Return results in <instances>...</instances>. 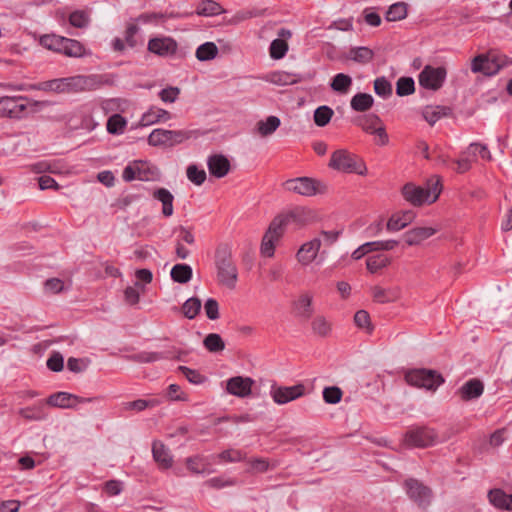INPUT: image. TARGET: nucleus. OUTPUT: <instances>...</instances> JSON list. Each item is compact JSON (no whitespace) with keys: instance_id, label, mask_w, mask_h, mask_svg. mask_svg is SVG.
I'll use <instances>...</instances> for the list:
<instances>
[{"instance_id":"nucleus-48","label":"nucleus","mask_w":512,"mask_h":512,"mask_svg":"<svg viewBox=\"0 0 512 512\" xmlns=\"http://www.w3.org/2000/svg\"><path fill=\"white\" fill-rule=\"evenodd\" d=\"M66 37L59 36L56 34L44 35L40 38V44L52 51L58 52L61 51V46L64 43Z\"/></svg>"},{"instance_id":"nucleus-32","label":"nucleus","mask_w":512,"mask_h":512,"mask_svg":"<svg viewBox=\"0 0 512 512\" xmlns=\"http://www.w3.org/2000/svg\"><path fill=\"white\" fill-rule=\"evenodd\" d=\"M85 47L81 42L75 39L66 38L61 46L59 53L64 54L67 57L79 58L85 55Z\"/></svg>"},{"instance_id":"nucleus-14","label":"nucleus","mask_w":512,"mask_h":512,"mask_svg":"<svg viewBox=\"0 0 512 512\" xmlns=\"http://www.w3.org/2000/svg\"><path fill=\"white\" fill-rule=\"evenodd\" d=\"M177 42L171 37H155L148 42V51L160 57H169L176 54Z\"/></svg>"},{"instance_id":"nucleus-58","label":"nucleus","mask_w":512,"mask_h":512,"mask_svg":"<svg viewBox=\"0 0 512 512\" xmlns=\"http://www.w3.org/2000/svg\"><path fill=\"white\" fill-rule=\"evenodd\" d=\"M188 179L197 186L202 185L206 180V172L199 169L196 165H190L187 168Z\"/></svg>"},{"instance_id":"nucleus-27","label":"nucleus","mask_w":512,"mask_h":512,"mask_svg":"<svg viewBox=\"0 0 512 512\" xmlns=\"http://www.w3.org/2000/svg\"><path fill=\"white\" fill-rule=\"evenodd\" d=\"M152 453L154 460L163 469H168L172 466L173 459L169 454L168 449L160 441H155L152 446Z\"/></svg>"},{"instance_id":"nucleus-43","label":"nucleus","mask_w":512,"mask_h":512,"mask_svg":"<svg viewBox=\"0 0 512 512\" xmlns=\"http://www.w3.org/2000/svg\"><path fill=\"white\" fill-rule=\"evenodd\" d=\"M218 55V47L214 42H206L196 50V58L199 61H209Z\"/></svg>"},{"instance_id":"nucleus-21","label":"nucleus","mask_w":512,"mask_h":512,"mask_svg":"<svg viewBox=\"0 0 512 512\" xmlns=\"http://www.w3.org/2000/svg\"><path fill=\"white\" fill-rule=\"evenodd\" d=\"M415 217L416 214L413 210L396 212L388 219L386 228L388 231H399L412 223Z\"/></svg>"},{"instance_id":"nucleus-57","label":"nucleus","mask_w":512,"mask_h":512,"mask_svg":"<svg viewBox=\"0 0 512 512\" xmlns=\"http://www.w3.org/2000/svg\"><path fill=\"white\" fill-rule=\"evenodd\" d=\"M354 322L358 328L364 329L368 333H371L373 330L370 315L365 310H359L355 313Z\"/></svg>"},{"instance_id":"nucleus-51","label":"nucleus","mask_w":512,"mask_h":512,"mask_svg":"<svg viewBox=\"0 0 512 512\" xmlns=\"http://www.w3.org/2000/svg\"><path fill=\"white\" fill-rule=\"evenodd\" d=\"M363 131L369 134H373L374 130H377L379 126H382V120L376 114H369L364 116L359 123Z\"/></svg>"},{"instance_id":"nucleus-54","label":"nucleus","mask_w":512,"mask_h":512,"mask_svg":"<svg viewBox=\"0 0 512 512\" xmlns=\"http://www.w3.org/2000/svg\"><path fill=\"white\" fill-rule=\"evenodd\" d=\"M374 91L378 96L388 98L392 95L393 89L385 77H378L374 80Z\"/></svg>"},{"instance_id":"nucleus-37","label":"nucleus","mask_w":512,"mask_h":512,"mask_svg":"<svg viewBox=\"0 0 512 512\" xmlns=\"http://www.w3.org/2000/svg\"><path fill=\"white\" fill-rule=\"evenodd\" d=\"M450 113V108L445 106H426L423 109L422 115L424 119L430 124H435L442 116Z\"/></svg>"},{"instance_id":"nucleus-24","label":"nucleus","mask_w":512,"mask_h":512,"mask_svg":"<svg viewBox=\"0 0 512 512\" xmlns=\"http://www.w3.org/2000/svg\"><path fill=\"white\" fill-rule=\"evenodd\" d=\"M152 196L155 200H158L162 204V214L165 217H170L173 215V201L174 196L172 193L166 188H158L153 191Z\"/></svg>"},{"instance_id":"nucleus-53","label":"nucleus","mask_w":512,"mask_h":512,"mask_svg":"<svg viewBox=\"0 0 512 512\" xmlns=\"http://www.w3.org/2000/svg\"><path fill=\"white\" fill-rule=\"evenodd\" d=\"M415 91V83L411 77H401L396 83V93L398 96H408Z\"/></svg>"},{"instance_id":"nucleus-9","label":"nucleus","mask_w":512,"mask_h":512,"mask_svg":"<svg viewBox=\"0 0 512 512\" xmlns=\"http://www.w3.org/2000/svg\"><path fill=\"white\" fill-rule=\"evenodd\" d=\"M447 70L445 67H433L426 65L418 76L419 84L425 89L439 90L445 82Z\"/></svg>"},{"instance_id":"nucleus-15","label":"nucleus","mask_w":512,"mask_h":512,"mask_svg":"<svg viewBox=\"0 0 512 512\" xmlns=\"http://www.w3.org/2000/svg\"><path fill=\"white\" fill-rule=\"evenodd\" d=\"M321 246L322 241L320 237H315L312 240L303 243L296 253L297 261L303 266L310 265L314 260H316Z\"/></svg>"},{"instance_id":"nucleus-12","label":"nucleus","mask_w":512,"mask_h":512,"mask_svg":"<svg viewBox=\"0 0 512 512\" xmlns=\"http://www.w3.org/2000/svg\"><path fill=\"white\" fill-rule=\"evenodd\" d=\"M504 65L497 57H489L485 54H480L474 57L471 61V70L473 73H483L487 76L495 75Z\"/></svg>"},{"instance_id":"nucleus-62","label":"nucleus","mask_w":512,"mask_h":512,"mask_svg":"<svg viewBox=\"0 0 512 512\" xmlns=\"http://www.w3.org/2000/svg\"><path fill=\"white\" fill-rule=\"evenodd\" d=\"M139 283L136 282L134 286H129L124 291V298L129 305H135L139 302L140 293L138 291Z\"/></svg>"},{"instance_id":"nucleus-55","label":"nucleus","mask_w":512,"mask_h":512,"mask_svg":"<svg viewBox=\"0 0 512 512\" xmlns=\"http://www.w3.org/2000/svg\"><path fill=\"white\" fill-rule=\"evenodd\" d=\"M155 404V400L137 399L134 401L124 402L122 404V409L125 411L141 412L146 408L153 407Z\"/></svg>"},{"instance_id":"nucleus-61","label":"nucleus","mask_w":512,"mask_h":512,"mask_svg":"<svg viewBox=\"0 0 512 512\" xmlns=\"http://www.w3.org/2000/svg\"><path fill=\"white\" fill-rule=\"evenodd\" d=\"M204 310H205L206 316L210 320H216L219 318V304L215 299H213V298L207 299L204 304Z\"/></svg>"},{"instance_id":"nucleus-20","label":"nucleus","mask_w":512,"mask_h":512,"mask_svg":"<svg viewBox=\"0 0 512 512\" xmlns=\"http://www.w3.org/2000/svg\"><path fill=\"white\" fill-rule=\"evenodd\" d=\"M484 392V384L478 378H473L463 384L456 392L462 401H470L480 397Z\"/></svg>"},{"instance_id":"nucleus-23","label":"nucleus","mask_w":512,"mask_h":512,"mask_svg":"<svg viewBox=\"0 0 512 512\" xmlns=\"http://www.w3.org/2000/svg\"><path fill=\"white\" fill-rule=\"evenodd\" d=\"M66 92H80L90 90L94 85V79L89 76H73L65 78Z\"/></svg>"},{"instance_id":"nucleus-35","label":"nucleus","mask_w":512,"mask_h":512,"mask_svg":"<svg viewBox=\"0 0 512 512\" xmlns=\"http://www.w3.org/2000/svg\"><path fill=\"white\" fill-rule=\"evenodd\" d=\"M373 103L374 99L368 93H357L350 101L351 108L357 112L368 111L373 106Z\"/></svg>"},{"instance_id":"nucleus-8","label":"nucleus","mask_w":512,"mask_h":512,"mask_svg":"<svg viewBox=\"0 0 512 512\" xmlns=\"http://www.w3.org/2000/svg\"><path fill=\"white\" fill-rule=\"evenodd\" d=\"M438 440L437 432L429 427H415L408 430L404 441L409 447L426 448L434 445Z\"/></svg>"},{"instance_id":"nucleus-11","label":"nucleus","mask_w":512,"mask_h":512,"mask_svg":"<svg viewBox=\"0 0 512 512\" xmlns=\"http://www.w3.org/2000/svg\"><path fill=\"white\" fill-rule=\"evenodd\" d=\"M405 487L409 497L418 504L419 507L429 506L432 498V491L429 487L423 485L416 479L405 481Z\"/></svg>"},{"instance_id":"nucleus-41","label":"nucleus","mask_w":512,"mask_h":512,"mask_svg":"<svg viewBox=\"0 0 512 512\" xmlns=\"http://www.w3.org/2000/svg\"><path fill=\"white\" fill-rule=\"evenodd\" d=\"M408 5L405 2L392 4L386 12V20L389 22L400 21L407 16Z\"/></svg>"},{"instance_id":"nucleus-34","label":"nucleus","mask_w":512,"mask_h":512,"mask_svg":"<svg viewBox=\"0 0 512 512\" xmlns=\"http://www.w3.org/2000/svg\"><path fill=\"white\" fill-rule=\"evenodd\" d=\"M372 295L374 301L385 304L396 301L399 298V291L398 289H384L380 286H374Z\"/></svg>"},{"instance_id":"nucleus-2","label":"nucleus","mask_w":512,"mask_h":512,"mask_svg":"<svg viewBox=\"0 0 512 512\" xmlns=\"http://www.w3.org/2000/svg\"><path fill=\"white\" fill-rule=\"evenodd\" d=\"M442 190L439 178L428 183V187L417 186L414 183H406L401 189L402 197L415 207L422 206L425 203H434Z\"/></svg>"},{"instance_id":"nucleus-16","label":"nucleus","mask_w":512,"mask_h":512,"mask_svg":"<svg viewBox=\"0 0 512 512\" xmlns=\"http://www.w3.org/2000/svg\"><path fill=\"white\" fill-rule=\"evenodd\" d=\"M95 398H83L68 392H57L50 395L47 404L58 408H74L79 403L92 402Z\"/></svg>"},{"instance_id":"nucleus-31","label":"nucleus","mask_w":512,"mask_h":512,"mask_svg":"<svg viewBox=\"0 0 512 512\" xmlns=\"http://www.w3.org/2000/svg\"><path fill=\"white\" fill-rule=\"evenodd\" d=\"M347 59L359 64H367L374 58V52L368 47H353L347 53Z\"/></svg>"},{"instance_id":"nucleus-40","label":"nucleus","mask_w":512,"mask_h":512,"mask_svg":"<svg viewBox=\"0 0 512 512\" xmlns=\"http://www.w3.org/2000/svg\"><path fill=\"white\" fill-rule=\"evenodd\" d=\"M269 81L275 85L286 86L297 83L299 78L296 74L285 71H278L269 75Z\"/></svg>"},{"instance_id":"nucleus-25","label":"nucleus","mask_w":512,"mask_h":512,"mask_svg":"<svg viewBox=\"0 0 512 512\" xmlns=\"http://www.w3.org/2000/svg\"><path fill=\"white\" fill-rule=\"evenodd\" d=\"M313 297L312 295L305 293L299 296L294 302V308L298 317L308 320L314 313L312 306Z\"/></svg>"},{"instance_id":"nucleus-30","label":"nucleus","mask_w":512,"mask_h":512,"mask_svg":"<svg viewBox=\"0 0 512 512\" xmlns=\"http://www.w3.org/2000/svg\"><path fill=\"white\" fill-rule=\"evenodd\" d=\"M281 121L277 116H268L265 120H260L256 124V132L261 137L272 135L280 126Z\"/></svg>"},{"instance_id":"nucleus-49","label":"nucleus","mask_w":512,"mask_h":512,"mask_svg":"<svg viewBox=\"0 0 512 512\" xmlns=\"http://www.w3.org/2000/svg\"><path fill=\"white\" fill-rule=\"evenodd\" d=\"M333 115H334V111L329 106H326V105L319 106L314 111V122L317 126L324 127L330 122Z\"/></svg>"},{"instance_id":"nucleus-47","label":"nucleus","mask_w":512,"mask_h":512,"mask_svg":"<svg viewBox=\"0 0 512 512\" xmlns=\"http://www.w3.org/2000/svg\"><path fill=\"white\" fill-rule=\"evenodd\" d=\"M201 300L197 297L187 299L182 305V312L188 319H194L201 310Z\"/></svg>"},{"instance_id":"nucleus-6","label":"nucleus","mask_w":512,"mask_h":512,"mask_svg":"<svg viewBox=\"0 0 512 512\" xmlns=\"http://www.w3.org/2000/svg\"><path fill=\"white\" fill-rule=\"evenodd\" d=\"M288 226L281 213L272 219L261 241L260 252L263 256H274L275 244L284 235Z\"/></svg>"},{"instance_id":"nucleus-19","label":"nucleus","mask_w":512,"mask_h":512,"mask_svg":"<svg viewBox=\"0 0 512 512\" xmlns=\"http://www.w3.org/2000/svg\"><path fill=\"white\" fill-rule=\"evenodd\" d=\"M281 215L286 224H293L296 227H303L307 225L313 218L312 211L304 207H295L290 211L281 213Z\"/></svg>"},{"instance_id":"nucleus-44","label":"nucleus","mask_w":512,"mask_h":512,"mask_svg":"<svg viewBox=\"0 0 512 512\" xmlns=\"http://www.w3.org/2000/svg\"><path fill=\"white\" fill-rule=\"evenodd\" d=\"M31 89L45 90V91H54L57 93H65L66 85L65 78L53 79L46 82H43L39 85H30Z\"/></svg>"},{"instance_id":"nucleus-46","label":"nucleus","mask_w":512,"mask_h":512,"mask_svg":"<svg viewBox=\"0 0 512 512\" xmlns=\"http://www.w3.org/2000/svg\"><path fill=\"white\" fill-rule=\"evenodd\" d=\"M129 361L137 363H152L158 360L166 358L162 353L159 352H139L126 357Z\"/></svg>"},{"instance_id":"nucleus-29","label":"nucleus","mask_w":512,"mask_h":512,"mask_svg":"<svg viewBox=\"0 0 512 512\" xmlns=\"http://www.w3.org/2000/svg\"><path fill=\"white\" fill-rule=\"evenodd\" d=\"M312 333L320 338H327L332 333V324L323 315H317L311 321Z\"/></svg>"},{"instance_id":"nucleus-10","label":"nucleus","mask_w":512,"mask_h":512,"mask_svg":"<svg viewBox=\"0 0 512 512\" xmlns=\"http://www.w3.org/2000/svg\"><path fill=\"white\" fill-rule=\"evenodd\" d=\"M305 391L306 388L302 383L290 387L272 386L270 395L275 403L283 405L304 396Z\"/></svg>"},{"instance_id":"nucleus-13","label":"nucleus","mask_w":512,"mask_h":512,"mask_svg":"<svg viewBox=\"0 0 512 512\" xmlns=\"http://www.w3.org/2000/svg\"><path fill=\"white\" fill-rule=\"evenodd\" d=\"M254 380L250 377L234 376L227 380L226 391L236 397L246 398L252 394Z\"/></svg>"},{"instance_id":"nucleus-56","label":"nucleus","mask_w":512,"mask_h":512,"mask_svg":"<svg viewBox=\"0 0 512 512\" xmlns=\"http://www.w3.org/2000/svg\"><path fill=\"white\" fill-rule=\"evenodd\" d=\"M288 51V43L283 39H275L270 45V56L273 59H281Z\"/></svg>"},{"instance_id":"nucleus-28","label":"nucleus","mask_w":512,"mask_h":512,"mask_svg":"<svg viewBox=\"0 0 512 512\" xmlns=\"http://www.w3.org/2000/svg\"><path fill=\"white\" fill-rule=\"evenodd\" d=\"M488 497L495 507L512 510V494H506L501 489H493L489 491Z\"/></svg>"},{"instance_id":"nucleus-59","label":"nucleus","mask_w":512,"mask_h":512,"mask_svg":"<svg viewBox=\"0 0 512 512\" xmlns=\"http://www.w3.org/2000/svg\"><path fill=\"white\" fill-rule=\"evenodd\" d=\"M178 371H180L192 384H202L206 381L205 376L200 374L197 370L191 369L187 366H179Z\"/></svg>"},{"instance_id":"nucleus-7","label":"nucleus","mask_w":512,"mask_h":512,"mask_svg":"<svg viewBox=\"0 0 512 512\" xmlns=\"http://www.w3.org/2000/svg\"><path fill=\"white\" fill-rule=\"evenodd\" d=\"M192 135L190 131L154 129L148 136V143L152 146H174L188 140Z\"/></svg>"},{"instance_id":"nucleus-60","label":"nucleus","mask_w":512,"mask_h":512,"mask_svg":"<svg viewBox=\"0 0 512 512\" xmlns=\"http://www.w3.org/2000/svg\"><path fill=\"white\" fill-rule=\"evenodd\" d=\"M342 390L337 386L326 387L323 390V399L328 404H337L341 401Z\"/></svg>"},{"instance_id":"nucleus-18","label":"nucleus","mask_w":512,"mask_h":512,"mask_svg":"<svg viewBox=\"0 0 512 512\" xmlns=\"http://www.w3.org/2000/svg\"><path fill=\"white\" fill-rule=\"evenodd\" d=\"M207 166L210 175L216 178L225 177L231 169L229 159L223 154H213L209 156Z\"/></svg>"},{"instance_id":"nucleus-17","label":"nucleus","mask_w":512,"mask_h":512,"mask_svg":"<svg viewBox=\"0 0 512 512\" xmlns=\"http://www.w3.org/2000/svg\"><path fill=\"white\" fill-rule=\"evenodd\" d=\"M397 245L398 241L393 239L385 241L366 242L359 246L356 250H354L351 257L354 260H359L370 252L390 251L394 249Z\"/></svg>"},{"instance_id":"nucleus-1","label":"nucleus","mask_w":512,"mask_h":512,"mask_svg":"<svg viewBox=\"0 0 512 512\" xmlns=\"http://www.w3.org/2000/svg\"><path fill=\"white\" fill-rule=\"evenodd\" d=\"M217 282L229 290H234L238 281V268L233 258L232 245L228 242L217 244L214 253Z\"/></svg>"},{"instance_id":"nucleus-5","label":"nucleus","mask_w":512,"mask_h":512,"mask_svg":"<svg viewBox=\"0 0 512 512\" xmlns=\"http://www.w3.org/2000/svg\"><path fill=\"white\" fill-rule=\"evenodd\" d=\"M286 191L301 196L312 197L317 194H325L327 185L320 180L311 177H297L283 183Z\"/></svg>"},{"instance_id":"nucleus-63","label":"nucleus","mask_w":512,"mask_h":512,"mask_svg":"<svg viewBox=\"0 0 512 512\" xmlns=\"http://www.w3.org/2000/svg\"><path fill=\"white\" fill-rule=\"evenodd\" d=\"M340 234H341V231H339V230H330V231L322 230L320 232L322 245H324L326 247L332 246L335 242H337Z\"/></svg>"},{"instance_id":"nucleus-4","label":"nucleus","mask_w":512,"mask_h":512,"mask_svg":"<svg viewBox=\"0 0 512 512\" xmlns=\"http://www.w3.org/2000/svg\"><path fill=\"white\" fill-rule=\"evenodd\" d=\"M406 382L414 387L435 391L443 382V376L433 369H412L405 373Z\"/></svg>"},{"instance_id":"nucleus-38","label":"nucleus","mask_w":512,"mask_h":512,"mask_svg":"<svg viewBox=\"0 0 512 512\" xmlns=\"http://www.w3.org/2000/svg\"><path fill=\"white\" fill-rule=\"evenodd\" d=\"M225 9L213 0H204L197 6L196 13L200 16H214L225 13Z\"/></svg>"},{"instance_id":"nucleus-26","label":"nucleus","mask_w":512,"mask_h":512,"mask_svg":"<svg viewBox=\"0 0 512 512\" xmlns=\"http://www.w3.org/2000/svg\"><path fill=\"white\" fill-rule=\"evenodd\" d=\"M171 119V114L161 108L151 107L147 112H145L140 120L141 126H150L160 121H167Z\"/></svg>"},{"instance_id":"nucleus-33","label":"nucleus","mask_w":512,"mask_h":512,"mask_svg":"<svg viewBox=\"0 0 512 512\" xmlns=\"http://www.w3.org/2000/svg\"><path fill=\"white\" fill-rule=\"evenodd\" d=\"M28 100L25 96H2L0 97V118L13 119V112L15 109V101Z\"/></svg>"},{"instance_id":"nucleus-36","label":"nucleus","mask_w":512,"mask_h":512,"mask_svg":"<svg viewBox=\"0 0 512 512\" xmlns=\"http://www.w3.org/2000/svg\"><path fill=\"white\" fill-rule=\"evenodd\" d=\"M192 268L187 264H176L171 269V278L174 282L185 284L192 278Z\"/></svg>"},{"instance_id":"nucleus-3","label":"nucleus","mask_w":512,"mask_h":512,"mask_svg":"<svg viewBox=\"0 0 512 512\" xmlns=\"http://www.w3.org/2000/svg\"><path fill=\"white\" fill-rule=\"evenodd\" d=\"M328 165L331 169L342 173H355L365 176L368 172L365 162L346 149L334 151Z\"/></svg>"},{"instance_id":"nucleus-22","label":"nucleus","mask_w":512,"mask_h":512,"mask_svg":"<svg viewBox=\"0 0 512 512\" xmlns=\"http://www.w3.org/2000/svg\"><path fill=\"white\" fill-rule=\"evenodd\" d=\"M437 232L433 227H415L404 234L405 242L409 246L420 245L424 240L430 238Z\"/></svg>"},{"instance_id":"nucleus-52","label":"nucleus","mask_w":512,"mask_h":512,"mask_svg":"<svg viewBox=\"0 0 512 512\" xmlns=\"http://www.w3.org/2000/svg\"><path fill=\"white\" fill-rule=\"evenodd\" d=\"M126 119L120 114H114L107 121V131L110 134H121L126 127Z\"/></svg>"},{"instance_id":"nucleus-45","label":"nucleus","mask_w":512,"mask_h":512,"mask_svg":"<svg viewBox=\"0 0 512 512\" xmlns=\"http://www.w3.org/2000/svg\"><path fill=\"white\" fill-rule=\"evenodd\" d=\"M389 264L390 259L382 254L368 257L366 260L367 270L372 274L377 273L379 270L387 267Z\"/></svg>"},{"instance_id":"nucleus-42","label":"nucleus","mask_w":512,"mask_h":512,"mask_svg":"<svg viewBox=\"0 0 512 512\" xmlns=\"http://www.w3.org/2000/svg\"><path fill=\"white\" fill-rule=\"evenodd\" d=\"M203 345L211 353L222 352L225 349V342L217 333L208 334L203 340Z\"/></svg>"},{"instance_id":"nucleus-50","label":"nucleus","mask_w":512,"mask_h":512,"mask_svg":"<svg viewBox=\"0 0 512 512\" xmlns=\"http://www.w3.org/2000/svg\"><path fill=\"white\" fill-rule=\"evenodd\" d=\"M69 23L75 28H85L90 23V15L86 10H75L69 15Z\"/></svg>"},{"instance_id":"nucleus-64","label":"nucleus","mask_w":512,"mask_h":512,"mask_svg":"<svg viewBox=\"0 0 512 512\" xmlns=\"http://www.w3.org/2000/svg\"><path fill=\"white\" fill-rule=\"evenodd\" d=\"M19 414L26 420H40L43 418L41 408L27 407L19 410Z\"/></svg>"},{"instance_id":"nucleus-39","label":"nucleus","mask_w":512,"mask_h":512,"mask_svg":"<svg viewBox=\"0 0 512 512\" xmlns=\"http://www.w3.org/2000/svg\"><path fill=\"white\" fill-rule=\"evenodd\" d=\"M351 86L352 78L344 73L336 74L330 83L331 89L340 94H346Z\"/></svg>"}]
</instances>
